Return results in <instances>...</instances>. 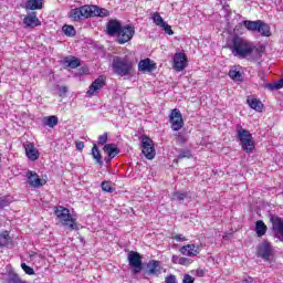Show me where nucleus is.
I'll use <instances>...</instances> for the list:
<instances>
[{
    "label": "nucleus",
    "mask_w": 283,
    "mask_h": 283,
    "mask_svg": "<svg viewBox=\"0 0 283 283\" xmlns=\"http://www.w3.org/2000/svg\"><path fill=\"white\" fill-rule=\"evenodd\" d=\"M233 56L239 59H247V56H254V59L260 60V57L266 52V46L264 44H254L253 42L234 35L232 38V44L229 46Z\"/></svg>",
    "instance_id": "f257e3e1"
},
{
    "label": "nucleus",
    "mask_w": 283,
    "mask_h": 283,
    "mask_svg": "<svg viewBox=\"0 0 283 283\" xmlns=\"http://www.w3.org/2000/svg\"><path fill=\"white\" fill-rule=\"evenodd\" d=\"M54 216L63 227L69 229V231H78V224L76 223V219L72 218L70 209L63 206H57L54 208Z\"/></svg>",
    "instance_id": "f03ea898"
},
{
    "label": "nucleus",
    "mask_w": 283,
    "mask_h": 283,
    "mask_svg": "<svg viewBox=\"0 0 283 283\" xmlns=\"http://www.w3.org/2000/svg\"><path fill=\"white\" fill-rule=\"evenodd\" d=\"M113 72L117 76L134 74V63L127 57L115 56L112 63Z\"/></svg>",
    "instance_id": "7ed1b4c3"
},
{
    "label": "nucleus",
    "mask_w": 283,
    "mask_h": 283,
    "mask_svg": "<svg viewBox=\"0 0 283 283\" xmlns=\"http://www.w3.org/2000/svg\"><path fill=\"white\" fill-rule=\"evenodd\" d=\"M237 139L245 151V154H251L255 149V140H253V135L248 129L242 126L237 127Z\"/></svg>",
    "instance_id": "20e7f679"
},
{
    "label": "nucleus",
    "mask_w": 283,
    "mask_h": 283,
    "mask_svg": "<svg viewBox=\"0 0 283 283\" xmlns=\"http://www.w3.org/2000/svg\"><path fill=\"white\" fill-rule=\"evenodd\" d=\"M241 25H244L249 32H259L261 36H271V27L262 20H244Z\"/></svg>",
    "instance_id": "39448f33"
},
{
    "label": "nucleus",
    "mask_w": 283,
    "mask_h": 283,
    "mask_svg": "<svg viewBox=\"0 0 283 283\" xmlns=\"http://www.w3.org/2000/svg\"><path fill=\"white\" fill-rule=\"evenodd\" d=\"M142 153L147 160H154L156 158V148L154 147V140L147 136L142 138Z\"/></svg>",
    "instance_id": "423d86ee"
},
{
    "label": "nucleus",
    "mask_w": 283,
    "mask_h": 283,
    "mask_svg": "<svg viewBox=\"0 0 283 283\" xmlns=\"http://www.w3.org/2000/svg\"><path fill=\"white\" fill-rule=\"evenodd\" d=\"M128 264L133 270V273L138 274L143 271V256L136 251H130L127 256Z\"/></svg>",
    "instance_id": "0eeeda50"
},
{
    "label": "nucleus",
    "mask_w": 283,
    "mask_h": 283,
    "mask_svg": "<svg viewBox=\"0 0 283 283\" xmlns=\"http://www.w3.org/2000/svg\"><path fill=\"white\" fill-rule=\"evenodd\" d=\"M136 34V29L132 27V24L124 25L119 30V33L117 34V42L123 45L125 43H128V41H132L134 39V35Z\"/></svg>",
    "instance_id": "6e6552de"
},
{
    "label": "nucleus",
    "mask_w": 283,
    "mask_h": 283,
    "mask_svg": "<svg viewBox=\"0 0 283 283\" xmlns=\"http://www.w3.org/2000/svg\"><path fill=\"white\" fill-rule=\"evenodd\" d=\"M169 123L174 132H180L185 127V119H182V113L178 108H174L169 115Z\"/></svg>",
    "instance_id": "1a4fd4ad"
},
{
    "label": "nucleus",
    "mask_w": 283,
    "mask_h": 283,
    "mask_svg": "<svg viewBox=\"0 0 283 283\" xmlns=\"http://www.w3.org/2000/svg\"><path fill=\"white\" fill-rule=\"evenodd\" d=\"M69 19H72V21L75 22L90 19V6H82L80 8L72 9L69 12Z\"/></svg>",
    "instance_id": "9d476101"
},
{
    "label": "nucleus",
    "mask_w": 283,
    "mask_h": 283,
    "mask_svg": "<svg viewBox=\"0 0 283 283\" xmlns=\"http://www.w3.org/2000/svg\"><path fill=\"white\" fill-rule=\"evenodd\" d=\"M273 255V247L268 241H263L256 247V256L269 260Z\"/></svg>",
    "instance_id": "9b49d317"
},
{
    "label": "nucleus",
    "mask_w": 283,
    "mask_h": 283,
    "mask_svg": "<svg viewBox=\"0 0 283 283\" xmlns=\"http://www.w3.org/2000/svg\"><path fill=\"white\" fill-rule=\"evenodd\" d=\"M107 85V77L105 75H99L88 87L87 94L88 96H94L96 92H101L103 87Z\"/></svg>",
    "instance_id": "f8f14e48"
},
{
    "label": "nucleus",
    "mask_w": 283,
    "mask_h": 283,
    "mask_svg": "<svg viewBox=\"0 0 283 283\" xmlns=\"http://www.w3.org/2000/svg\"><path fill=\"white\" fill-rule=\"evenodd\" d=\"M187 67V54L179 52L174 55V70L182 72Z\"/></svg>",
    "instance_id": "ddd939ff"
},
{
    "label": "nucleus",
    "mask_w": 283,
    "mask_h": 283,
    "mask_svg": "<svg viewBox=\"0 0 283 283\" xmlns=\"http://www.w3.org/2000/svg\"><path fill=\"white\" fill-rule=\"evenodd\" d=\"M24 149H25V154H27V158H29V160H39V156H41V154L39 153V149H36V147H34V144L27 142L24 144Z\"/></svg>",
    "instance_id": "4468645a"
},
{
    "label": "nucleus",
    "mask_w": 283,
    "mask_h": 283,
    "mask_svg": "<svg viewBox=\"0 0 283 283\" xmlns=\"http://www.w3.org/2000/svg\"><path fill=\"white\" fill-rule=\"evenodd\" d=\"M122 28L123 25H120V22H118V20H109L106 25L107 34L109 36H118Z\"/></svg>",
    "instance_id": "2eb2a0df"
},
{
    "label": "nucleus",
    "mask_w": 283,
    "mask_h": 283,
    "mask_svg": "<svg viewBox=\"0 0 283 283\" xmlns=\"http://www.w3.org/2000/svg\"><path fill=\"white\" fill-rule=\"evenodd\" d=\"M24 28H38V25H41V20L36 17V12L29 13L23 19Z\"/></svg>",
    "instance_id": "dca6fc26"
},
{
    "label": "nucleus",
    "mask_w": 283,
    "mask_h": 283,
    "mask_svg": "<svg viewBox=\"0 0 283 283\" xmlns=\"http://www.w3.org/2000/svg\"><path fill=\"white\" fill-rule=\"evenodd\" d=\"M90 19L92 17H109V11L107 9L99 8L98 6H88Z\"/></svg>",
    "instance_id": "f3484780"
},
{
    "label": "nucleus",
    "mask_w": 283,
    "mask_h": 283,
    "mask_svg": "<svg viewBox=\"0 0 283 283\" xmlns=\"http://www.w3.org/2000/svg\"><path fill=\"white\" fill-rule=\"evenodd\" d=\"M182 255H187L188 258H196L200 253L198 249H196V244H187L179 249Z\"/></svg>",
    "instance_id": "a211bd4d"
},
{
    "label": "nucleus",
    "mask_w": 283,
    "mask_h": 283,
    "mask_svg": "<svg viewBox=\"0 0 283 283\" xmlns=\"http://www.w3.org/2000/svg\"><path fill=\"white\" fill-rule=\"evenodd\" d=\"M28 182L31 187H43L45 182L41 178H39V175L33 171H29L27 174Z\"/></svg>",
    "instance_id": "6ab92c4d"
},
{
    "label": "nucleus",
    "mask_w": 283,
    "mask_h": 283,
    "mask_svg": "<svg viewBox=\"0 0 283 283\" xmlns=\"http://www.w3.org/2000/svg\"><path fill=\"white\" fill-rule=\"evenodd\" d=\"M154 70H156V64H154L150 59H145L139 61L138 63L139 72H154Z\"/></svg>",
    "instance_id": "aec40b11"
},
{
    "label": "nucleus",
    "mask_w": 283,
    "mask_h": 283,
    "mask_svg": "<svg viewBox=\"0 0 283 283\" xmlns=\"http://www.w3.org/2000/svg\"><path fill=\"white\" fill-rule=\"evenodd\" d=\"M62 65L65 67H71L72 70H76L81 65V60L74 56H66L62 60Z\"/></svg>",
    "instance_id": "412c9836"
},
{
    "label": "nucleus",
    "mask_w": 283,
    "mask_h": 283,
    "mask_svg": "<svg viewBox=\"0 0 283 283\" xmlns=\"http://www.w3.org/2000/svg\"><path fill=\"white\" fill-rule=\"evenodd\" d=\"M44 0H28L25 10H43Z\"/></svg>",
    "instance_id": "4be33fe9"
},
{
    "label": "nucleus",
    "mask_w": 283,
    "mask_h": 283,
    "mask_svg": "<svg viewBox=\"0 0 283 283\" xmlns=\"http://www.w3.org/2000/svg\"><path fill=\"white\" fill-rule=\"evenodd\" d=\"M247 103L251 109H254L255 112H262V108L264 107V104L255 97H248Z\"/></svg>",
    "instance_id": "5701e85b"
},
{
    "label": "nucleus",
    "mask_w": 283,
    "mask_h": 283,
    "mask_svg": "<svg viewBox=\"0 0 283 283\" xmlns=\"http://www.w3.org/2000/svg\"><path fill=\"white\" fill-rule=\"evenodd\" d=\"M104 151L108 154V158H116L118 156V147L116 144H106L104 146Z\"/></svg>",
    "instance_id": "b1692460"
},
{
    "label": "nucleus",
    "mask_w": 283,
    "mask_h": 283,
    "mask_svg": "<svg viewBox=\"0 0 283 283\" xmlns=\"http://www.w3.org/2000/svg\"><path fill=\"white\" fill-rule=\"evenodd\" d=\"M266 229L268 228H266V224L264 223V221H262V220L256 221L255 232H256L258 238H262V235H265Z\"/></svg>",
    "instance_id": "393cba45"
},
{
    "label": "nucleus",
    "mask_w": 283,
    "mask_h": 283,
    "mask_svg": "<svg viewBox=\"0 0 283 283\" xmlns=\"http://www.w3.org/2000/svg\"><path fill=\"white\" fill-rule=\"evenodd\" d=\"M148 273L150 275H156V273L160 272V262L159 261H150L147 264Z\"/></svg>",
    "instance_id": "a878e982"
},
{
    "label": "nucleus",
    "mask_w": 283,
    "mask_h": 283,
    "mask_svg": "<svg viewBox=\"0 0 283 283\" xmlns=\"http://www.w3.org/2000/svg\"><path fill=\"white\" fill-rule=\"evenodd\" d=\"M187 192L177 191L172 193L171 200L172 202H179V205H182L185 202V198H187Z\"/></svg>",
    "instance_id": "bb28decb"
},
{
    "label": "nucleus",
    "mask_w": 283,
    "mask_h": 283,
    "mask_svg": "<svg viewBox=\"0 0 283 283\" xmlns=\"http://www.w3.org/2000/svg\"><path fill=\"white\" fill-rule=\"evenodd\" d=\"M43 124L48 127H56V125H59V118L56 116L44 117Z\"/></svg>",
    "instance_id": "cd10ccee"
},
{
    "label": "nucleus",
    "mask_w": 283,
    "mask_h": 283,
    "mask_svg": "<svg viewBox=\"0 0 283 283\" xmlns=\"http://www.w3.org/2000/svg\"><path fill=\"white\" fill-rule=\"evenodd\" d=\"M92 156L94 160L98 163V165H103V157L101 156V150H98V146H96V144L93 145Z\"/></svg>",
    "instance_id": "c85d7f7f"
},
{
    "label": "nucleus",
    "mask_w": 283,
    "mask_h": 283,
    "mask_svg": "<svg viewBox=\"0 0 283 283\" xmlns=\"http://www.w3.org/2000/svg\"><path fill=\"white\" fill-rule=\"evenodd\" d=\"M10 242H12V238H10V232L3 231V232L0 234V243H1L3 247H8V244H10Z\"/></svg>",
    "instance_id": "c756f323"
},
{
    "label": "nucleus",
    "mask_w": 283,
    "mask_h": 283,
    "mask_svg": "<svg viewBox=\"0 0 283 283\" xmlns=\"http://www.w3.org/2000/svg\"><path fill=\"white\" fill-rule=\"evenodd\" d=\"M62 31L66 36H76V29L73 25L64 24Z\"/></svg>",
    "instance_id": "7c9ffc66"
},
{
    "label": "nucleus",
    "mask_w": 283,
    "mask_h": 283,
    "mask_svg": "<svg viewBox=\"0 0 283 283\" xmlns=\"http://www.w3.org/2000/svg\"><path fill=\"white\" fill-rule=\"evenodd\" d=\"M153 23H156L158 25V28H161L163 24L165 23V20L163 19V17L160 15V13L155 12L153 14Z\"/></svg>",
    "instance_id": "2f4dec72"
},
{
    "label": "nucleus",
    "mask_w": 283,
    "mask_h": 283,
    "mask_svg": "<svg viewBox=\"0 0 283 283\" xmlns=\"http://www.w3.org/2000/svg\"><path fill=\"white\" fill-rule=\"evenodd\" d=\"M8 283H23V281H21V277L19 276V274L14 272H10L8 277Z\"/></svg>",
    "instance_id": "473e14b6"
},
{
    "label": "nucleus",
    "mask_w": 283,
    "mask_h": 283,
    "mask_svg": "<svg viewBox=\"0 0 283 283\" xmlns=\"http://www.w3.org/2000/svg\"><path fill=\"white\" fill-rule=\"evenodd\" d=\"M229 76L232 81H240V78H242V73L240 71L230 70Z\"/></svg>",
    "instance_id": "72a5a7b5"
},
{
    "label": "nucleus",
    "mask_w": 283,
    "mask_h": 283,
    "mask_svg": "<svg viewBox=\"0 0 283 283\" xmlns=\"http://www.w3.org/2000/svg\"><path fill=\"white\" fill-rule=\"evenodd\" d=\"M12 202V197L10 196H3L0 197V207H8Z\"/></svg>",
    "instance_id": "f704fd0d"
},
{
    "label": "nucleus",
    "mask_w": 283,
    "mask_h": 283,
    "mask_svg": "<svg viewBox=\"0 0 283 283\" xmlns=\"http://www.w3.org/2000/svg\"><path fill=\"white\" fill-rule=\"evenodd\" d=\"M101 187H102V191H106L107 193H112V191H114V188H112L111 181H103Z\"/></svg>",
    "instance_id": "c9c22d12"
},
{
    "label": "nucleus",
    "mask_w": 283,
    "mask_h": 283,
    "mask_svg": "<svg viewBox=\"0 0 283 283\" xmlns=\"http://www.w3.org/2000/svg\"><path fill=\"white\" fill-rule=\"evenodd\" d=\"M193 155L191 154V150L186 149L181 150V153L177 156V161L182 160V158H191Z\"/></svg>",
    "instance_id": "e433bc0d"
},
{
    "label": "nucleus",
    "mask_w": 283,
    "mask_h": 283,
    "mask_svg": "<svg viewBox=\"0 0 283 283\" xmlns=\"http://www.w3.org/2000/svg\"><path fill=\"white\" fill-rule=\"evenodd\" d=\"M21 268L24 271V273H27V275H34V269H32L30 265L22 263Z\"/></svg>",
    "instance_id": "4c0bfd02"
},
{
    "label": "nucleus",
    "mask_w": 283,
    "mask_h": 283,
    "mask_svg": "<svg viewBox=\"0 0 283 283\" xmlns=\"http://www.w3.org/2000/svg\"><path fill=\"white\" fill-rule=\"evenodd\" d=\"M160 28L166 32V34L174 36V30H171V25H169L167 22H165Z\"/></svg>",
    "instance_id": "58836bf2"
},
{
    "label": "nucleus",
    "mask_w": 283,
    "mask_h": 283,
    "mask_svg": "<svg viewBox=\"0 0 283 283\" xmlns=\"http://www.w3.org/2000/svg\"><path fill=\"white\" fill-rule=\"evenodd\" d=\"M193 261L189 258H185V256H180L179 259V264L181 266H189V264H191Z\"/></svg>",
    "instance_id": "ea45409f"
},
{
    "label": "nucleus",
    "mask_w": 283,
    "mask_h": 283,
    "mask_svg": "<svg viewBox=\"0 0 283 283\" xmlns=\"http://www.w3.org/2000/svg\"><path fill=\"white\" fill-rule=\"evenodd\" d=\"M107 143V133H104L98 137L97 145H106Z\"/></svg>",
    "instance_id": "a19ab883"
},
{
    "label": "nucleus",
    "mask_w": 283,
    "mask_h": 283,
    "mask_svg": "<svg viewBox=\"0 0 283 283\" xmlns=\"http://www.w3.org/2000/svg\"><path fill=\"white\" fill-rule=\"evenodd\" d=\"M165 283H178V280L176 279V275L169 274L165 277Z\"/></svg>",
    "instance_id": "79ce46f5"
},
{
    "label": "nucleus",
    "mask_w": 283,
    "mask_h": 283,
    "mask_svg": "<svg viewBox=\"0 0 283 283\" xmlns=\"http://www.w3.org/2000/svg\"><path fill=\"white\" fill-rule=\"evenodd\" d=\"M196 282V279L189 274H185L182 279V283H193Z\"/></svg>",
    "instance_id": "37998d69"
},
{
    "label": "nucleus",
    "mask_w": 283,
    "mask_h": 283,
    "mask_svg": "<svg viewBox=\"0 0 283 283\" xmlns=\"http://www.w3.org/2000/svg\"><path fill=\"white\" fill-rule=\"evenodd\" d=\"M176 136H177L178 143H181V145H185V143H187V137H185V135L179 133Z\"/></svg>",
    "instance_id": "c03bdc74"
},
{
    "label": "nucleus",
    "mask_w": 283,
    "mask_h": 283,
    "mask_svg": "<svg viewBox=\"0 0 283 283\" xmlns=\"http://www.w3.org/2000/svg\"><path fill=\"white\" fill-rule=\"evenodd\" d=\"M75 147H76V149H78V151H83V149L85 148V143L75 142Z\"/></svg>",
    "instance_id": "a18cd8bd"
},
{
    "label": "nucleus",
    "mask_w": 283,
    "mask_h": 283,
    "mask_svg": "<svg viewBox=\"0 0 283 283\" xmlns=\"http://www.w3.org/2000/svg\"><path fill=\"white\" fill-rule=\"evenodd\" d=\"M174 240H177L178 242H185L187 241V238L184 237L182 234H177L174 237Z\"/></svg>",
    "instance_id": "49530a36"
},
{
    "label": "nucleus",
    "mask_w": 283,
    "mask_h": 283,
    "mask_svg": "<svg viewBox=\"0 0 283 283\" xmlns=\"http://www.w3.org/2000/svg\"><path fill=\"white\" fill-rule=\"evenodd\" d=\"M171 262H172V264H180V256H178L176 254L172 255Z\"/></svg>",
    "instance_id": "de8ad7c7"
},
{
    "label": "nucleus",
    "mask_w": 283,
    "mask_h": 283,
    "mask_svg": "<svg viewBox=\"0 0 283 283\" xmlns=\"http://www.w3.org/2000/svg\"><path fill=\"white\" fill-rule=\"evenodd\" d=\"M196 275H197V277H205V270L198 269V270L196 271Z\"/></svg>",
    "instance_id": "09e8293b"
},
{
    "label": "nucleus",
    "mask_w": 283,
    "mask_h": 283,
    "mask_svg": "<svg viewBox=\"0 0 283 283\" xmlns=\"http://www.w3.org/2000/svg\"><path fill=\"white\" fill-rule=\"evenodd\" d=\"M67 94V88L66 86H61L60 87V96L66 95Z\"/></svg>",
    "instance_id": "8fccbe9b"
},
{
    "label": "nucleus",
    "mask_w": 283,
    "mask_h": 283,
    "mask_svg": "<svg viewBox=\"0 0 283 283\" xmlns=\"http://www.w3.org/2000/svg\"><path fill=\"white\" fill-rule=\"evenodd\" d=\"M1 247H4V245H2L1 242H0V249H1Z\"/></svg>",
    "instance_id": "3c124183"
}]
</instances>
